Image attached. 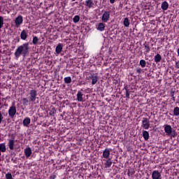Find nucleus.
<instances>
[{"label":"nucleus","instance_id":"nucleus-43","mask_svg":"<svg viewBox=\"0 0 179 179\" xmlns=\"http://www.w3.org/2000/svg\"><path fill=\"white\" fill-rule=\"evenodd\" d=\"M4 100H5V99H2V101H3Z\"/></svg>","mask_w":179,"mask_h":179},{"label":"nucleus","instance_id":"nucleus-19","mask_svg":"<svg viewBox=\"0 0 179 179\" xmlns=\"http://www.w3.org/2000/svg\"><path fill=\"white\" fill-rule=\"evenodd\" d=\"M15 141L14 140H9L8 143V148L10 150H13L15 149Z\"/></svg>","mask_w":179,"mask_h":179},{"label":"nucleus","instance_id":"nucleus-4","mask_svg":"<svg viewBox=\"0 0 179 179\" xmlns=\"http://www.w3.org/2000/svg\"><path fill=\"white\" fill-rule=\"evenodd\" d=\"M142 128L144 129H149L150 127V121L146 117H143L142 120Z\"/></svg>","mask_w":179,"mask_h":179},{"label":"nucleus","instance_id":"nucleus-25","mask_svg":"<svg viewBox=\"0 0 179 179\" xmlns=\"http://www.w3.org/2000/svg\"><path fill=\"white\" fill-rule=\"evenodd\" d=\"M32 43H33L34 45H37V44H38V37L34 36L33 40H32Z\"/></svg>","mask_w":179,"mask_h":179},{"label":"nucleus","instance_id":"nucleus-23","mask_svg":"<svg viewBox=\"0 0 179 179\" xmlns=\"http://www.w3.org/2000/svg\"><path fill=\"white\" fill-rule=\"evenodd\" d=\"M162 61V55L160 54H157L155 56V62L158 64V62H160Z\"/></svg>","mask_w":179,"mask_h":179},{"label":"nucleus","instance_id":"nucleus-36","mask_svg":"<svg viewBox=\"0 0 179 179\" xmlns=\"http://www.w3.org/2000/svg\"><path fill=\"white\" fill-rule=\"evenodd\" d=\"M175 92H176L175 91H173V90H171V97H173L174 96V93Z\"/></svg>","mask_w":179,"mask_h":179},{"label":"nucleus","instance_id":"nucleus-1","mask_svg":"<svg viewBox=\"0 0 179 179\" xmlns=\"http://www.w3.org/2000/svg\"><path fill=\"white\" fill-rule=\"evenodd\" d=\"M30 54V48L29 47V43H23L17 47L14 55L15 58H19L20 55L22 57H27Z\"/></svg>","mask_w":179,"mask_h":179},{"label":"nucleus","instance_id":"nucleus-34","mask_svg":"<svg viewBox=\"0 0 179 179\" xmlns=\"http://www.w3.org/2000/svg\"><path fill=\"white\" fill-rule=\"evenodd\" d=\"M28 103H29V99H27V98H23L22 99V104L24 106H27Z\"/></svg>","mask_w":179,"mask_h":179},{"label":"nucleus","instance_id":"nucleus-14","mask_svg":"<svg viewBox=\"0 0 179 179\" xmlns=\"http://www.w3.org/2000/svg\"><path fill=\"white\" fill-rule=\"evenodd\" d=\"M106 29V24L103 22H101L98 24L97 30H99V31H104V29Z\"/></svg>","mask_w":179,"mask_h":179},{"label":"nucleus","instance_id":"nucleus-31","mask_svg":"<svg viewBox=\"0 0 179 179\" xmlns=\"http://www.w3.org/2000/svg\"><path fill=\"white\" fill-rule=\"evenodd\" d=\"M124 90H126V97L127 99H129V90H128V85L124 87Z\"/></svg>","mask_w":179,"mask_h":179},{"label":"nucleus","instance_id":"nucleus-21","mask_svg":"<svg viewBox=\"0 0 179 179\" xmlns=\"http://www.w3.org/2000/svg\"><path fill=\"white\" fill-rule=\"evenodd\" d=\"M123 24L124 27H129V24H130L129 18L125 17L123 21Z\"/></svg>","mask_w":179,"mask_h":179},{"label":"nucleus","instance_id":"nucleus-40","mask_svg":"<svg viewBox=\"0 0 179 179\" xmlns=\"http://www.w3.org/2000/svg\"><path fill=\"white\" fill-rule=\"evenodd\" d=\"M115 2V0H110V3H114Z\"/></svg>","mask_w":179,"mask_h":179},{"label":"nucleus","instance_id":"nucleus-35","mask_svg":"<svg viewBox=\"0 0 179 179\" xmlns=\"http://www.w3.org/2000/svg\"><path fill=\"white\" fill-rule=\"evenodd\" d=\"M3 26V17H1V27Z\"/></svg>","mask_w":179,"mask_h":179},{"label":"nucleus","instance_id":"nucleus-20","mask_svg":"<svg viewBox=\"0 0 179 179\" xmlns=\"http://www.w3.org/2000/svg\"><path fill=\"white\" fill-rule=\"evenodd\" d=\"M143 45L145 47L146 54H148V52H150V46L149 45V43L145 42Z\"/></svg>","mask_w":179,"mask_h":179},{"label":"nucleus","instance_id":"nucleus-26","mask_svg":"<svg viewBox=\"0 0 179 179\" xmlns=\"http://www.w3.org/2000/svg\"><path fill=\"white\" fill-rule=\"evenodd\" d=\"M173 115H176V117L179 115V108L178 106H176L173 109Z\"/></svg>","mask_w":179,"mask_h":179},{"label":"nucleus","instance_id":"nucleus-41","mask_svg":"<svg viewBox=\"0 0 179 179\" xmlns=\"http://www.w3.org/2000/svg\"><path fill=\"white\" fill-rule=\"evenodd\" d=\"M172 100H173V101H176V97L175 96H172Z\"/></svg>","mask_w":179,"mask_h":179},{"label":"nucleus","instance_id":"nucleus-30","mask_svg":"<svg viewBox=\"0 0 179 179\" xmlns=\"http://www.w3.org/2000/svg\"><path fill=\"white\" fill-rule=\"evenodd\" d=\"M79 20H80V17L79 15H76L73 18V22L74 23H78L79 22Z\"/></svg>","mask_w":179,"mask_h":179},{"label":"nucleus","instance_id":"nucleus-24","mask_svg":"<svg viewBox=\"0 0 179 179\" xmlns=\"http://www.w3.org/2000/svg\"><path fill=\"white\" fill-rule=\"evenodd\" d=\"M143 137L145 141H148L149 139V132L148 131H143Z\"/></svg>","mask_w":179,"mask_h":179},{"label":"nucleus","instance_id":"nucleus-11","mask_svg":"<svg viewBox=\"0 0 179 179\" xmlns=\"http://www.w3.org/2000/svg\"><path fill=\"white\" fill-rule=\"evenodd\" d=\"M103 157L104 159H108L110 157V149L106 148L103 152Z\"/></svg>","mask_w":179,"mask_h":179},{"label":"nucleus","instance_id":"nucleus-8","mask_svg":"<svg viewBox=\"0 0 179 179\" xmlns=\"http://www.w3.org/2000/svg\"><path fill=\"white\" fill-rule=\"evenodd\" d=\"M164 131L166 133V135L168 136H170L171 135V132H173V128L169 124H166L164 127Z\"/></svg>","mask_w":179,"mask_h":179},{"label":"nucleus","instance_id":"nucleus-46","mask_svg":"<svg viewBox=\"0 0 179 179\" xmlns=\"http://www.w3.org/2000/svg\"><path fill=\"white\" fill-rule=\"evenodd\" d=\"M2 174L3 175V174H5V173H3Z\"/></svg>","mask_w":179,"mask_h":179},{"label":"nucleus","instance_id":"nucleus-18","mask_svg":"<svg viewBox=\"0 0 179 179\" xmlns=\"http://www.w3.org/2000/svg\"><path fill=\"white\" fill-rule=\"evenodd\" d=\"M24 153H25L26 157H30V156H31V148H27L24 150Z\"/></svg>","mask_w":179,"mask_h":179},{"label":"nucleus","instance_id":"nucleus-17","mask_svg":"<svg viewBox=\"0 0 179 179\" xmlns=\"http://www.w3.org/2000/svg\"><path fill=\"white\" fill-rule=\"evenodd\" d=\"M20 38L21 40H26L27 38V32L26 30L23 29L20 34Z\"/></svg>","mask_w":179,"mask_h":179},{"label":"nucleus","instance_id":"nucleus-44","mask_svg":"<svg viewBox=\"0 0 179 179\" xmlns=\"http://www.w3.org/2000/svg\"><path fill=\"white\" fill-rule=\"evenodd\" d=\"M2 118H3V117H1V121H2Z\"/></svg>","mask_w":179,"mask_h":179},{"label":"nucleus","instance_id":"nucleus-15","mask_svg":"<svg viewBox=\"0 0 179 179\" xmlns=\"http://www.w3.org/2000/svg\"><path fill=\"white\" fill-rule=\"evenodd\" d=\"M93 5H94V3H93V0H87L85 1V6L89 8V9L92 8Z\"/></svg>","mask_w":179,"mask_h":179},{"label":"nucleus","instance_id":"nucleus-32","mask_svg":"<svg viewBox=\"0 0 179 179\" xmlns=\"http://www.w3.org/2000/svg\"><path fill=\"white\" fill-rule=\"evenodd\" d=\"M140 65L141 68H145V66H146V61H145L144 59H141L140 61Z\"/></svg>","mask_w":179,"mask_h":179},{"label":"nucleus","instance_id":"nucleus-3","mask_svg":"<svg viewBox=\"0 0 179 179\" xmlns=\"http://www.w3.org/2000/svg\"><path fill=\"white\" fill-rule=\"evenodd\" d=\"M8 115L10 118H13L16 115V106H15V102L12 103V106L8 110Z\"/></svg>","mask_w":179,"mask_h":179},{"label":"nucleus","instance_id":"nucleus-7","mask_svg":"<svg viewBox=\"0 0 179 179\" xmlns=\"http://www.w3.org/2000/svg\"><path fill=\"white\" fill-rule=\"evenodd\" d=\"M152 179H162V173L160 171L155 170L152 173Z\"/></svg>","mask_w":179,"mask_h":179},{"label":"nucleus","instance_id":"nucleus-16","mask_svg":"<svg viewBox=\"0 0 179 179\" xmlns=\"http://www.w3.org/2000/svg\"><path fill=\"white\" fill-rule=\"evenodd\" d=\"M77 100H78V101H80V102L83 101V94L80 91L78 92Z\"/></svg>","mask_w":179,"mask_h":179},{"label":"nucleus","instance_id":"nucleus-42","mask_svg":"<svg viewBox=\"0 0 179 179\" xmlns=\"http://www.w3.org/2000/svg\"><path fill=\"white\" fill-rule=\"evenodd\" d=\"M128 150H131V148L129 147V148H128Z\"/></svg>","mask_w":179,"mask_h":179},{"label":"nucleus","instance_id":"nucleus-6","mask_svg":"<svg viewBox=\"0 0 179 179\" xmlns=\"http://www.w3.org/2000/svg\"><path fill=\"white\" fill-rule=\"evenodd\" d=\"M103 23H107L110 20V11H105L101 18Z\"/></svg>","mask_w":179,"mask_h":179},{"label":"nucleus","instance_id":"nucleus-45","mask_svg":"<svg viewBox=\"0 0 179 179\" xmlns=\"http://www.w3.org/2000/svg\"><path fill=\"white\" fill-rule=\"evenodd\" d=\"M71 1H76V0H71Z\"/></svg>","mask_w":179,"mask_h":179},{"label":"nucleus","instance_id":"nucleus-37","mask_svg":"<svg viewBox=\"0 0 179 179\" xmlns=\"http://www.w3.org/2000/svg\"><path fill=\"white\" fill-rule=\"evenodd\" d=\"M136 72H137V73L140 74L142 72V69H137Z\"/></svg>","mask_w":179,"mask_h":179},{"label":"nucleus","instance_id":"nucleus-38","mask_svg":"<svg viewBox=\"0 0 179 179\" xmlns=\"http://www.w3.org/2000/svg\"><path fill=\"white\" fill-rule=\"evenodd\" d=\"M176 68H178L179 69V60L176 62Z\"/></svg>","mask_w":179,"mask_h":179},{"label":"nucleus","instance_id":"nucleus-13","mask_svg":"<svg viewBox=\"0 0 179 179\" xmlns=\"http://www.w3.org/2000/svg\"><path fill=\"white\" fill-rule=\"evenodd\" d=\"M162 10H167L169 9V3L167 1H163L161 5Z\"/></svg>","mask_w":179,"mask_h":179},{"label":"nucleus","instance_id":"nucleus-22","mask_svg":"<svg viewBox=\"0 0 179 179\" xmlns=\"http://www.w3.org/2000/svg\"><path fill=\"white\" fill-rule=\"evenodd\" d=\"M111 164H113V162L111 161V159L108 158V160H106V162L105 163V167L106 169L108 167H111Z\"/></svg>","mask_w":179,"mask_h":179},{"label":"nucleus","instance_id":"nucleus-2","mask_svg":"<svg viewBox=\"0 0 179 179\" xmlns=\"http://www.w3.org/2000/svg\"><path fill=\"white\" fill-rule=\"evenodd\" d=\"M36 99H37V90H30L29 101H31V103H34V101H36Z\"/></svg>","mask_w":179,"mask_h":179},{"label":"nucleus","instance_id":"nucleus-27","mask_svg":"<svg viewBox=\"0 0 179 179\" xmlns=\"http://www.w3.org/2000/svg\"><path fill=\"white\" fill-rule=\"evenodd\" d=\"M55 114H57V110L55 109V108H52L50 111L49 115H51L52 117H54Z\"/></svg>","mask_w":179,"mask_h":179},{"label":"nucleus","instance_id":"nucleus-29","mask_svg":"<svg viewBox=\"0 0 179 179\" xmlns=\"http://www.w3.org/2000/svg\"><path fill=\"white\" fill-rule=\"evenodd\" d=\"M64 82L66 84H69L72 83V78L71 77H66L64 78Z\"/></svg>","mask_w":179,"mask_h":179},{"label":"nucleus","instance_id":"nucleus-9","mask_svg":"<svg viewBox=\"0 0 179 179\" xmlns=\"http://www.w3.org/2000/svg\"><path fill=\"white\" fill-rule=\"evenodd\" d=\"M64 48V44L62 43H59L55 49V52L57 55L61 54V52H62V49Z\"/></svg>","mask_w":179,"mask_h":179},{"label":"nucleus","instance_id":"nucleus-33","mask_svg":"<svg viewBox=\"0 0 179 179\" xmlns=\"http://www.w3.org/2000/svg\"><path fill=\"white\" fill-rule=\"evenodd\" d=\"M1 152H6V147L5 146V143L1 144Z\"/></svg>","mask_w":179,"mask_h":179},{"label":"nucleus","instance_id":"nucleus-5","mask_svg":"<svg viewBox=\"0 0 179 179\" xmlns=\"http://www.w3.org/2000/svg\"><path fill=\"white\" fill-rule=\"evenodd\" d=\"M15 27H20V25L23 23V16L18 15L15 20Z\"/></svg>","mask_w":179,"mask_h":179},{"label":"nucleus","instance_id":"nucleus-12","mask_svg":"<svg viewBox=\"0 0 179 179\" xmlns=\"http://www.w3.org/2000/svg\"><path fill=\"white\" fill-rule=\"evenodd\" d=\"M31 122V120H30V117H25L23 120V125L24 127H29Z\"/></svg>","mask_w":179,"mask_h":179},{"label":"nucleus","instance_id":"nucleus-39","mask_svg":"<svg viewBox=\"0 0 179 179\" xmlns=\"http://www.w3.org/2000/svg\"><path fill=\"white\" fill-rule=\"evenodd\" d=\"M50 178L55 179V178H57V176L53 175L52 176H50Z\"/></svg>","mask_w":179,"mask_h":179},{"label":"nucleus","instance_id":"nucleus-10","mask_svg":"<svg viewBox=\"0 0 179 179\" xmlns=\"http://www.w3.org/2000/svg\"><path fill=\"white\" fill-rule=\"evenodd\" d=\"M90 79H92V85H96V83H97L99 81V76L93 73L91 74Z\"/></svg>","mask_w":179,"mask_h":179},{"label":"nucleus","instance_id":"nucleus-28","mask_svg":"<svg viewBox=\"0 0 179 179\" xmlns=\"http://www.w3.org/2000/svg\"><path fill=\"white\" fill-rule=\"evenodd\" d=\"M177 135H178V134H177V131H176V129L172 130L171 134L169 135L171 139L172 138H176V136H177Z\"/></svg>","mask_w":179,"mask_h":179}]
</instances>
